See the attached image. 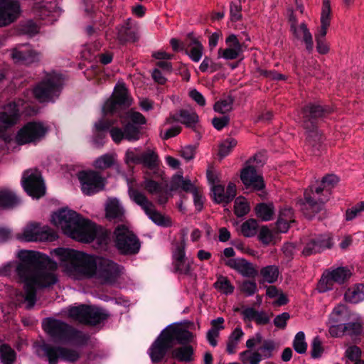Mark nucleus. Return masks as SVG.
<instances>
[{
  "instance_id": "6ab92c4d",
  "label": "nucleus",
  "mask_w": 364,
  "mask_h": 364,
  "mask_svg": "<svg viewBox=\"0 0 364 364\" xmlns=\"http://www.w3.org/2000/svg\"><path fill=\"white\" fill-rule=\"evenodd\" d=\"M228 48H220L218 51V57L226 60H233L238 58L243 52L245 46L240 43L237 36L234 34L230 35L225 40Z\"/></svg>"
},
{
  "instance_id": "4be33fe9",
  "label": "nucleus",
  "mask_w": 364,
  "mask_h": 364,
  "mask_svg": "<svg viewBox=\"0 0 364 364\" xmlns=\"http://www.w3.org/2000/svg\"><path fill=\"white\" fill-rule=\"evenodd\" d=\"M186 238L183 235L181 244L176 247L174 253V267L176 271L188 274L191 269L192 262L185 257Z\"/></svg>"
},
{
  "instance_id": "8fccbe9b",
  "label": "nucleus",
  "mask_w": 364,
  "mask_h": 364,
  "mask_svg": "<svg viewBox=\"0 0 364 364\" xmlns=\"http://www.w3.org/2000/svg\"><path fill=\"white\" fill-rule=\"evenodd\" d=\"M306 129L309 130L307 136L308 144L315 149L318 150L322 141V136L321 133L318 131L315 126Z\"/></svg>"
},
{
  "instance_id": "412c9836",
  "label": "nucleus",
  "mask_w": 364,
  "mask_h": 364,
  "mask_svg": "<svg viewBox=\"0 0 364 364\" xmlns=\"http://www.w3.org/2000/svg\"><path fill=\"white\" fill-rule=\"evenodd\" d=\"M225 264L245 277H255L258 274L257 268L244 258L229 259Z\"/></svg>"
},
{
  "instance_id": "774afa93",
  "label": "nucleus",
  "mask_w": 364,
  "mask_h": 364,
  "mask_svg": "<svg viewBox=\"0 0 364 364\" xmlns=\"http://www.w3.org/2000/svg\"><path fill=\"white\" fill-rule=\"evenodd\" d=\"M240 290L247 296L254 294L257 291V284L255 282L245 281L240 285Z\"/></svg>"
},
{
  "instance_id": "052dcab7",
  "label": "nucleus",
  "mask_w": 364,
  "mask_h": 364,
  "mask_svg": "<svg viewBox=\"0 0 364 364\" xmlns=\"http://www.w3.org/2000/svg\"><path fill=\"white\" fill-rule=\"evenodd\" d=\"M124 139L128 141H136L139 139V130L135 126L128 124L124 129Z\"/></svg>"
},
{
  "instance_id": "a19ab883",
  "label": "nucleus",
  "mask_w": 364,
  "mask_h": 364,
  "mask_svg": "<svg viewBox=\"0 0 364 364\" xmlns=\"http://www.w3.org/2000/svg\"><path fill=\"white\" fill-rule=\"evenodd\" d=\"M258 230V223L255 219H248L242 223L240 233L245 237H252L256 235Z\"/></svg>"
},
{
  "instance_id": "bf43d9fd",
  "label": "nucleus",
  "mask_w": 364,
  "mask_h": 364,
  "mask_svg": "<svg viewBox=\"0 0 364 364\" xmlns=\"http://www.w3.org/2000/svg\"><path fill=\"white\" fill-rule=\"evenodd\" d=\"M258 240L264 245H268L273 240V235L267 226H262L258 234Z\"/></svg>"
},
{
  "instance_id": "2f4dec72",
  "label": "nucleus",
  "mask_w": 364,
  "mask_h": 364,
  "mask_svg": "<svg viewBox=\"0 0 364 364\" xmlns=\"http://www.w3.org/2000/svg\"><path fill=\"white\" fill-rule=\"evenodd\" d=\"M344 299L351 304L364 301V284H355L350 287L344 294Z\"/></svg>"
},
{
  "instance_id": "2eb2a0df",
  "label": "nucleus",
  "mask_w": 364,
  "mask_h": 364,
  "mask_svg": "<svg viewBox=\"0 0 364 364\" xmlns=\"http://www.w3.org/2000/svg\"><path fill=\"white\" fill-rule=\"evenodd\" d=\"M173 346L171 338L163 331L150 348L149 354L151 360L154 362L161 360Z\"/></svg>"
},
{
  "instance_id": "5701e85b",
  "label": "nucleus",
  "mask_w": 364,
  "mask_h": 364,
  "mask_svg": "<svg viewBox=\"0 0 364 364\" xmlns=\"http://www.w3.org/2000/svg\"><path fill=\"white\" fill-rule=\"evenodd\" d=\"M106 218L114 223L122 222L124 219V209L119 200L109 198L107 200L105 206Z\"/></svg>"
},
{
  "instance_id": "0eeeda50",
  "label": "nucleus",
  "mask_w": 364,
  "mask_h": 364,
  "mask_svg": "<svg viewBox=\"0 0 364 364\" xmlns=\"http://www.w3.org/2000/svg\"><path fill=\"white\" fill-rule=\"evenodd\" d=\"M129 196L134 203L141 207L146 214L154 223L161 226L171 225V222L170 218L157 211L154 204L148 200L143 193L137 189L131 188L129 189Z\"/></svg>"
},
{
  "instance_id": "c9c22d12",
  "label": "nucleus",
  "mask_w": 364,
  "mask_h": 364,
  "mask_svg": "<svg viewBox=\"0 0 364 364\" xmlns=\"http://www.w3.org/2000/svg\"><path fill=\"white\" fill-rule=\"evenodd\" d=\"M149 169H154L159 165V156L154 150L147 149L140 154V164Z\"/></svg>"
},
{
  "instance_id": "a211bd4d",
  "label": "nucleus",
  "mask_w": 364,
  "mask_h": 364,
  "mask_svg": "<svg viewBox=\"0 0 364 364\" xmlns=\"http://www.w3.org/2000/svg\"><path fill=\"white\" fill-rule=\"evenodd\" d=\"M132 100L128 95L127 90L124 84H118L114 89L112 97L107 101L105 106L106 112H113L117 105L129 106Z\"/></svg>"
},
{
  "instance_id": "f8f14e48",
  "label": "nucleus",
  "mask_w": 364,
  "mask_h": 364,
  "mask_svg": "<svg viewBox=\"0 0 364 364\" xmlns=\"http://www.w3.org/2000/svg\"><path fill=\"white\" fill-rule=\"evenodd\" d=\"M81 189L86 195L96 193L105 188V179L94 171H82L78 174Z\"/></svg>"
},
{
  "instance_id": "e2e57ef3",
  "label": "nucleus",
  "mask_w": 364,
  "mask_h": 364,
  "mask_svg": "<svg viewBox=\"0 0 364 364\" xmlns=\"http://www.w3.org/2000/svg\"><path fill=\"white\" fill-rule=\"evenodd\" d=\"M323 352L322 342L318 337H315L311 343V355L313 358H320Z\"/></svg>"
},
{
  "instance_id": "338daca9",
  "label": "nucleus",
  "mask_w": 364,
  "mask_h": 364,
  "mask_svg": "<svg viewBox=\"0 0 364 364\" xmlns=\"http://www.w3.org/2000/svg\"><path fill=\"white\" fill-rule=\"evenodd\" d=\"M343 326L345 334L357 335L361 332V324L359 322H350Z\"/></svg>"
},
{
  "instance_id": "680f3d73",
  "label": "nucleus",
  "mask_w": 364,
  "mask_h": 364,
  "mask_svg": "<svg viewBox=\"0 0 364 364\" xmlns=\"http://www.w3.org/2000/svg\"><path fill=\"white\" fill-rule=\"evenodd\" d=\"M220 68L219 65L213 62V60L207 56L204 58L199 66L200 70L203 73H205L207 71L213 73L218 70Z\"/></svg>"
},
{
  "instance_id": "4c0bfd02",
  "label": "nucleus",
  "mask_w": 364,
  "mask_h": 364,
  "mask_svg": "<svg viewBox=\"0 0 364 364\" xmlns=\"http://www.w3.org/2000/svg\"><path fill=\"white\" fill-rule=\"evenodd\" d=\"M18 203V198L10 191L2 190L0 191V208H13Z\"/></svg>"
},
{
  "instance_id": "a18cd8bd",
  "label": "nucleus",
  "mask_w": 364,
  "mask_h": 364,
  "mask_svg": "<svg viewBox=\"0 0 364 364\" xmlns=\"http://www.w3.org/2000/svg\"><path fill=\"white\" fill-rule=\"evenodd\" d=\"M240 359L244 364H259L262 355L257 351L247 350L240 353Z\"/></svg>"
},
{
  "instance_id": "3c124183",
  "label": "nucleus",
  "mask_w": 364,
  "mask_h": 364,
  "mask_svg": "<svg viewBox=\"0 0 364 364\" xmlns=\"http://www.w3.org/2000/svg\"><path fill=\"white\" fill-rule=\"evenodd\" d=\"M348 311L347 308L344 304L337 305L333 310L331 316L330 321L331 323H337L341 321H343L347 316Z\"/></svg>"
},
{
  "instance_id": "79ce46f5",
  "label": "nucleus",
  "mask_w": 364,
  "mask_h": 364,
  "mask_svg": "<svg viewBox=\"0 0 364 364\" xmlns=\"http://www.w3.org/2000/svg\"><path fill=\"white\" fill-rule=\"evenodd\" d=\"M215 288L222 294H231L234 291V287L230 281L224 276H219L214 284Z\"/></svg>"
},
{
  "instance_id": "dca6fc26",
  "label": "nucleus",
  "mask_w": 364,
  "mask_h": 364,
  "mask_svg": "<svg viewBox=\"0 0 364 364\" xmlns=\"http://www.w3.org/2000/svg\"><path fill=\"white\" fill-rule=\"evenodd\" d=\"M20 7L18 1L0 0V26L12 23L18 16Z\"/></svg>"
},
{
  "instance_id": "c756f323",
  "label": "nucleus",
  "mask_w": 364,
  "mask_h": 364,
  "mask_svg": "<svg viewBox=\"0 0 364 364\" xmlns=\"http://www.w3.org/2000/svg\"><path fill=\"white\" fill-rule=\"evenodd\" d=\"M173 121H178L185 124L188 127H193L198 121V117L196 112L193 110L181 109L178 114H174L167 119V122Z\"/></svg>"
},
{
  "instance_id": "ea45409f",
  "label": "nucleus",
  "mask_w": 364,
  "mask_h": 364,
  "mask_svg": "<svg viewBox=\"0 0 364 364\" xmlns=\"http://www.w3.org/2000/svg\"><path fill=\"white\" fill-rule=\"evenodd\" d=\"M115 154H105L96 159L93 166L97 169L105 170L112 166L115 164Z\"/></svg>"
},
{
  "instance_id": "b1692460",
  "label": "nucleus",
  "mask_w": 364,
  "mask_h": 364,
  "mask_svg": "<svg viewBox=\"0 0 364 364\" xmlns=\"http://www.w3.org/2000/svg\"><path fill=\"white\" fill-rule=\"evenodd\" d=\"M19 117L18 109L15 103H10L0 113V132L15 124Z\"/></svg>"
},
{
  "instance_id": "a878e982",
  "label": "nucleus",
  "mask_w": 364,
  "mask_h": 364,
  "mask_svg": "<svg viewBox=\"0 0 364 364\" xmlns=\"http://www.w3.org/2000/svg\"><path fill=\"white\" fill-rule=\"evenodd\" d=\"M164 331L171 338V341L173 344L175 340L179 343H186L191 342L194 338L193 333L181 326H171L165 329Z\"/></svg>"
},
{
  "instance_id": "393cba45",
  "label": "nucleus",
  "mask_w": 364,
  "mask_h": 364,
  "mask_svg": "<svg viewBox=\"0 0 364 364\" xmlns=\"http://www.w3.org/2000/svg\"><path fill=\"white\" fill-rule=\"evenodd\" d=\"M321 27L315 34L316 40H325L327 30L330 26L331 20V8L329 0H323L321 14Z\"/></svg>"
},
{
  "instance_id": "9b49d317",
  "label": "nucleus",
  "mask_w": 364,
  "mask_h": 364,
  "mask_svg": "<svg viewBox=\"0 0 364 364\" xmlns=\"http://www.w3.org/2000/svg\"><path fill=\"white\" fill-rule=\"evenodd\" d=\"M23 186L28 194L33 198H38L46 193L41 173L36 169H30L24 172Z\"/></svg>"
},
{
  "instance_id": "1a4fd4ad",
  "label": "nucleus",
  "mask_w": 364,
  "mask_h": 364,
  "mask_svg": "<svg viewBox=\"0 0 364 364\" xmlns=\"http://www.w3.org/2000/svg\"><path fill=\"white\" fill-rule=\"evenodd\" d=\"M287 12L288 23L293 38L304 43L309 53L312 52L314 48L313 36L307 25L304 22L299 23L292 9H289Z\"/></svg>"
},
{
  "instance_id": "7c9ffc66",
  "label": "nucleus",
  "mask_w": 364,
  "mask_h": 364,
  "mask_svg": "<svg viewBox=\"0 0 364 364\" xmlns=\"http://www.w3.org/2000/svg\"><path fill=\"white\" fill-rule=\"evenodd\" d=\"M118 38L121 41H135L138 39L136 25L132 23L130 18H128L124 24L119 28Z\"/></svg>"
},
{
  "instance_id": "4468645a",
  "label": "nucleus",
  "mask_w": 364,
  "mask_h": 364,
  "mask_svg": "<svg viewBox=\"0 0 364 364\" xmlns=\"http://www.w3.org/2000/svg\"><path fill=\"white\" fill-rule=\"evenodd\" d=\"M329 112L328 109L323 108L318 104L309 103L306 105L301 112L304 127L305 129L314 127L316 119L322 117Z\"/></svg>"
},
{
  "instance_id": "f3484780",
  "label": "nucleus",
  "mask_w": 364,
  "mask_h": 364,
  "mask_svg": "<svg viewBox=\"0 0 364 364\" xmlns=\"http://www.w3.org/2000/svg\"><path fill=\"white\" fill-rule=\"evenodd\" d=\"M240 178L246 188H252L259 191L264 188L263 177L257 173L253 166L248 165L245 167L240 173Z\"/></svg>"
},
{
  "instance_id": "49530a36",
  "label": "nucleus",
  "mask_w": 364,
  "mask_h": 364,
  "mask_svg": "<svg viewBox=\"0 0 364 364\" xmlns=\"http://www.w3.org/2000/svg\"><path fill=\"white\" fill-rule=\"evenodd\" d=\"M260 274L264 282L268 283H274L279 277V269L275 265H269L262 268Z\"/></svg>"
},
{
  "instance_id": "09e8293b",
  "label": "nucleus",
  "mask_w": 364,
  "mask_h": 364,
  "mask_svg": "<svg viewBox=\"0 0 364 364\" xmlns=\"http://www.w3.org/2000/svg\"><path fill=\"white\" fill-rule=\"evenodd\" d=\"M0 359L3 364H13L16 359L14 350L8 345L0 346Z\"/></svg>"
},
{
  "instance_id": "37998d69",
  "label": "nucleus",
  "mask_w": 364,
  "mask_h": 364,
  "mask_svg": "<svg viewBox=\"0 0 364 364\" xmlns=\"http://www.w3.org/2000/svg\"><path fill=\"white\" fill-rule=\"evenodd\" d=\"M335 283L343 284L351 277V272L346 267H338L328 272Z\"/></svg>"
},
{
  "instance_id": "4d7b16f0",
  "label": "nucleus",
  "mask_w": 364,
  "mask_h": 364,
  "mask_svg": "<svg viewBox=\"0 0 364 364\" xmlns=\"http://www.w3.org/2000/svg\"><path fill=\"white\" fill-rule=\"evenodd\" d=\"M334 284V280H333L331 274L328 272L323 274L318 282V291L320 292H326L327 291H329L333 289Z\"/></svg>"
},
{
  "instance_id": "f704fd0d",
  "label": "nucleus",
  "mask_w": 364,
  "mask_h": 364,
  "mask_svg": "<svg viewBox=\"0 0 364 364\" xmlns=\"http://www.w3.org/2000/svg\"><path fill=\"white\" fill-rule=\"evenodd\" d=\"M255 215L262 221L271 220L274 215V207L272 203H261L255 208Z\"/></svg>"
},
{
  "instance_id": "f257e3e1",
  "label": "nucleus",
  "mask_w": 364,
  "mask_h": 364,
  "mask_svg": "<svg viewBox=\"0 0 364 364\" xmlns=\"http://www.w3.org/2000/svg\"><path fill=\"white\" fill-rule=\"evenodd\" d=\"M54 253L65 262V269L75 279H97L102 283L112 284L119 277L122 268L109 259L94 257L73 249L57 248Z\"/></svg>"
},
{
  "instance_id": "58836bf2",
  "label": "nucleus",
  "mask_w": 364,
  "mask_h": 364,
  "mask_svg": "<svg viewBox=\"0 0 364 364\" xmlns=\"http://www.w3.org/2000/svg\"><path fill=\"white\" fill-rule=\"evenodd\" d=\"M89 306L80 305L71 306L68 309V316L74 320L85 323Z\"/></svg>"
},
{
  "instance_id": "de8ad7c7",
  "label": "nucleus",
  "mask_w": 364,
  "mask_h": 364,
  "mask_svg": "<svg viewBox=\"0 0 364 364\" xmlns=\"http://www.w3.org/2000/svg\"><path fill=\"white\" fill-rule=\"evenodd\" d=\"M250 210V207L247 200L242 196L235 200L234 212L237 217L247 215Z\"/></svg>"
},
{
  "instance_id": "6e6d98bb",
  "label": "nucleus",
  "mask_w": 364,
  "mask_h": 364,
  "mask_svg": "<svg viewBox=\"0 0 364 364\" xmlns=\"http://www.w3.org/2000/svg\"><path fill=\"white\" fill-rule=\"evenodd\" d=\"M318 245L320 246L321 252L326 249H330L333 245V238L331 234L324 233L315 235Z\"/></svg>"
},
{
  "instance_id": "7ed1b4c3",
  "label": "nucleus",
  "mask_w": 364,
  "mask_h": 364,
  "mask_svg": "<svg viewBox=\"0 0 364 364\" xmlns=\"http://www.w3.org/2000/svg\"><path fill=\"white\" fill-rule=\"evenodd\" d=\"M51 223L74 240L90 242L96 235L95 225L75 211L62 208L51 215Z\"/></svg>"
},
{
  "instance_id": "cd10ccee",
  "label": "nucleus",
  "mask_w": 364,
  "mask_h": 364,
  "mask_svg": "<svg viewBox=\"0 0 364 364\" xmlns=\"http://www.w3.org/2000/svg\"><path fill=\"white\" fill-rule=\"evenodd\" d=\"M294 222V215L292 209L291 208L284 207L279 211V217L276 223V229L279 232H287L290 225Z\"/></svg>"
},
{
  "instance_id": "72a5a7b5",
  "label": "nucleus",
  "mask_w": 364,
  "mask_h": 364,
  "mask_svg": "<svg viewBox=\"0 0 364 364\" xmlns=\"http://www.w3.org/2000/svg\"><path fill=\"white\" fill-rule=\"evenodd\" d=\"M203 50L204 48L202 43L197 38L193 37L188 45L186 53L193 62L198 63L203 55Z\"/></svg>"
},
{
  "instance_id": "69168bd1",
  "label": "nucleus",
  "mask_w": 364,
  "mask_h": 364,
  "mask_svg": "<svg viewBox=\"0 0 364 364\" xmlns=\"http://www.w3.org/2000/svg\"><path fill=\"white\" fill-rule=\"evenodd\" d=\"M125 162L127 164H140V154L137 153L136 149H128L125 154Z\"/></svg>"
},
{
  "instance_id": "864d4df0",
  "label": "nucleus",
  "mask_w": 364,
  "mask_h": 364,
  "mask_svg": "<svg viewBox=\"0 0 364 364\" xmlns=\"http://www.w3.org/2000/svg\"><path fill=\"white\" fill-rule=\"evenodd\" d=\"M319 252H321L320 246L318 245L315 235H314L309 238L305 243L304 247L302 250V255L304 256H309Z\"/></svg>"
},
{
  "instance_id": "f03ea898",
  "label": "nucleus",
  "mask_w": 364,
  "mask_h": 364,
  "mask_svg": "<svg viewBox=\"0 0 364 364\" xmlns=\"http://www.w3.org/2000/svg\"><path fill=\"white\" fill-rule=\"evenodd\" d=\"M16 272L24 283L23 297L28 309L36 304V290L49 288L58 281L53 270L40 260L39 253L33 251L21 252V261L16 267Z\"/></svg>"
},
{
  "instance_id": "603ef678",
  "label": "nucleus",
  "mask_w": 364,
  "mask_h": 364,
  "mask_svg": "<svg viewBox=\"0 0 364 364\" xmlns=\"http://www.w3.org/2000/svg\"><path fill=\"white\" fill-rule=\"evenodd\" d=\"M294 350L300 354L305 353L307 350V343L305 341V335L302 331L298 332L293 341Z\"/></svg>"
},
{
  "instance_id": "6e6552de",
  "label": "nucleus",
  "mask_w": 364,
  "mask_h": 364,
  "mask_svg": "<svg viewBox=\"0 0 364 364\" xmlns=\"http://www.w3.org/2000/svg\"><path fill=\"white\" fill-rule=\"evenodd\" d=\"M62 86V78L60 75L50 73L34 89L35 97L40 102H46L57 96Z\"/></svg>"
},
{
  "instance_id": "473e14b6",
  "label": "nucleus",
  "mask_w": 364,
  "mask_h": 364,
  "mask_svg": "<svg viewBox=\"0 0 364 364\" xmlns=\"http://www.w3.org/2000/svg\"><path fill=\"white\" fill-rule=\"evenodd\" d=\"M179 188L191 193L198 189L190 179L183 178L181 175H175L171 181V189L177 190Z\"/></svg>"
},
{
  "instance_id": "423d86ee",
  "label": "nucleus",
  "mask_w": 364,
  "mask_h": 364,
  "mask_svg": "<svg viewBox=\"0 0 364 364\" xmlns=\"http://www.w3.org/2000/svg\"><path fill=\"white\" fill-rule=\"evenodd\" d=\"M46 331L53 338L60 341L68 342L78 339H87L82 332L58 320H49L44 325Z\"/></svg>"
},
{
  "instance_id": "ddd939ff",
  "label": "nucleus",
  "mask_w": 364,
  "mask_h": 364,
  "mask_svg": "<svg viewBox=\"0 0 364 364\" xmlns=\"http://www.w3.org/2000/svg\"><path fill=\"white\" fill-rule=\"evenodd\" d=\"M47 129L40 122H30L24 126L16 136L18 144H25L41 139L46 133Z\"/></svg>"
},
{
  "instance_id": "e433bc0d",
  "label": "nucleus",
  "mask_w": 364,
  "mask_h": 364,
  "mask_svg": "<svg viewBox=\"0 0 364 364\" xmlns=\"http://www.w3.org/2000/svg\"><path fill=\"white\" fill-rule=\"evenodd\" d=\"M107 318V314L96 307H88L85 323L95 325Z\"/></svg>"
},
{
  "instance_id": "13d9d810",
  "label": "nucleus",
  "mask_w": 364,
  "mask_h": 364,
  "mask_svg": "<svg viewBox=\"0 0 364 364\" xmlns=\"http://www.w3.org/2000/svg\"><path fill=\"white\" fill-rule=\"evenodd\" d=\"M233 100L230 97L215 102L214 110L221 114L230 112L232 108Z\"/></svg>"
},
{
  "instance_id": "bb28decb",
  "label": "nucleus",
  "mask_w": 364,
  "mask_h": 364,
  "mask_svg": "<svg viewBox=\"0 0 364 364\" xmlns=\"http://www.w3.org/2000/svg\"><path fill=\"white\" fill-rule=\"evenodd\" d=\"M326 200V199L316 198L306 194L304 201L301 203V209L304 214L310 218L323 209Z\"/></svg>"
},
{
  "instance_id": "39448f33",
  "label": "nucleus",
  "mask_w": 364,
  "mask_h": 364,
  "mask_svg": "<svg viewBox=\"0 0 364 364\" xmlns=\"http://www.w3.org/2000/svg\"><path fill=\"white\" fill-rule=\"evenodd\" d=\"M17 238L26 242H53L58 238V234L48 225L32 223L17 235Z\"/></svg>"
},
{
  "instance_id": "c03bdc74",
  "label": "nucleus",
  "mask_w": 364,
  "mask_h": 364,
  "mask_svg": "<svg viewBox=\"0 0 364 364\" xmlns=\"http://www.w3.org/2000/svg\"><path fill=\"white\" fill-rule=\"evenodd\" d=\"M193 349L191 346H185L176 348L172 352L173 358L181 361H190L192 360Z\"/></svg>"
},
{
  "instance_id": "0e129e2a",
  "label": "nucleus",
  "mask_w": 364,
  "mask_h": 364,
  "mask_svg": "<svg viewBox=\"0 0 364 364\" xmlns=\"http://www.w3.org/2000/svg\"><path fill=\"white\" fill-rule=\"evenodd\" d=\"M364 210V201L360 202L350 209H348L346 212V220H352L357 216H358L362 211Z\"/></svg>"
},
{
  "instance_id": "20e7f679",
  "label": "nucleus",
  "mask_w": 364,
  "mask_h": 364,
  "mask_svg": "<svg viewBox=\"0 0 364 364\" xmlns=\"http://www.w3.org/2000/svg\"><path fill=\"white\" fill-rule=\"evenodd\" d=\"M117 248L124 255L136 254L140 248V243L136 235L125 225H118L114 232Z\"/></svg>"
},
{
  "instance_id": "aec40b11",
  "label": "nucleus",
  "mask_w": 364,
  "mask_h": 364,
  "mask_svg": "<svg viewBox=\"0 0 364 364\" xmlns=\"http://www.w3.org/2000/svg\"><path fill=\"white\" fill-rule=\"evenodd\" d=\"M213 200L216 203L228 204L236 196V186L235 183L230 182L225 189V187L220 184L213 185L211 187Z\"/></svg>"
},
{
  "instance_id": "5fc2aeb1",
  "label": "nucleus",
  "mask_w": 364,
  "mask_h": 364,
  "mask_svg": "<svg viewBox=\"0 0 364 364\" xmlns=\"http://www.w3.org/2000/svg\"><path fill=\"white\" fill-rule=\"evenodd\" d=\"M237 144V140L233 138H228L223 141L219 146V156L222 158L228 156L236 146Z\"/></svg>"
},
{
  "instance_id": "9d476101",
  "label": "nucleus",
  "mask_w": 364,
  "mask_h": 364,
  "mask_svg": "<svg viewBox=\"0 0 364 364\" xmlns=\"http://www.w3.org/2000/svg\"><path fill=\"white\" fill-rule=\"evenodd\" d=\"M41 348L50 364H57L59 358L73 363L78 360L80 357V353L72 348L57 347L50 344H43Z\"/></svg>"
},
{
  "instance_id": "c85d7f7f",
  "label": "nucleus",
  "mask_w": 364,
  "mask_h": 364,
  "mask_svg": "<svg viewBox=\"0 0 364 364\" xmlns=\"http://www.w3.org/2000/svg\"><path fill=\"white\" fill-rule=\"evenodd\" d=\"M11 56L16 62L31 63L38 60L41 55L36 50L24 48L21 50L14 49L12 52Z\"/></svg>"
}]
</instances>
